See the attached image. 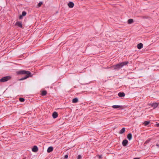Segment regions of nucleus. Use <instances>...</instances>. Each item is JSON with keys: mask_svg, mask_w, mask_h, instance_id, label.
<instances>
[{"mask_svg": "<svg viewBox=\"0 0 159 159\" xmlns=\"http://www.w3.org/2000/svg\"><path fill=\"white\" fill-rule=\"evenodd\" d=\"M16 73L17 75H25V76L19 79V80L21 81L25 80L29 77L32 76L33 75L29 71L25 70H20L16 72Z\"/></svg>", "mask_w": 159, "mask_h": 159, "instance_id": "obj_1", "label": "nucleus"}, {"mask_svg": "<svg viewBox=\"0 0 159 159\" xmlns=\"http://www.w3.org/2000/svg\"><path fill=\"white\" fill-rule=\"evenodd\" d=\"M129 63L128 61L122 62L116 65H113L111 68H113L114 69L118 70L122 68L124 66H125Z\"/></svg>", "mask_w": 159, "mask_h": 159, "instance_id": "obj_2", "label": "nucleus"}, {"mask_svg": "<svg viewBox=\"0 0 159 159\" xmlns=\"http://www.w3.org/2000/svg\"><path fill=\"white\" fill-rule=\"evenodd\" d=\"M11 78V77L10 76H6L0 79V82H5L7 81L10 80Z\"/></svg>", "mask_w": 159, "mask_h": 159, "instance_id": "obj_3", "label": "nucleus"}, {"mask_svg": "<svg viewBox=\"0 0 159 159\" xmlns=\"http://www.w3.org/2000/svg\"><path fill=\"white\" fill-rule=\"evenodd\" d=\"M150 106L153 107L154 108H156L158 105V103H157L155 102L152 104H149Z\"/></svg>", "mask_w": 159, "mask_h": 159, "instance_id": "obj_4", "label": "nucleus"}, {"mask_svg": "<svg viewBox=\"0 0 159 159\" xmlns=\"http://www.w3.org/2000/svg\"><path fill=\"white\" fill-rule=\"evenodd\" d=\"M128 141L127 139L124 140L122 142V144L124 147H125L128 144Z\"/></svg>", "mask_w": 159, "mask_h": 159, "instance_id": "obj_5", "label": "nucleus"}, {"mask_svg": "<svg viewBox=\"0 0 159 159\" xmlns=\"http://www.w3.org/2000/svg\"><path fill=\"white\" fill-rule=\"evenodd\" d=\"M38 148L37 146L36 145H34L33 146V148H32V150L33 152H36L38 151Z\"/></svg>", "mask_w": 159, "mask_h": 159, "instance_id": "obj_6", "label": "nucleus"}, {"mask_svg": "<svg viewBox=\"0 0 159 159\" xmlns=\"http://www.w3.org/2000/svg\"><path fill=\"white\" fill-rule=\"evenodd\" d=\"M15 25H16L20 28H23V26L21 22L20 21H17L15 24Z\"/></svg>", "mask_w": 159, "mask_h": 159, "instance_id": "obj_7", "label": "nucleus"}, {"mask_svg": "<svg viewBox=\"0 0 159 159\" xmlns=\"http://www.w3.org/2000/svg\"><path fill=\"white\" fill-rule=\"evenodd\" d=\"M52 116L53 118L55 119L58 117V114L57 112L54 111L53 113Z\"/></svg>", "mask_w": 159, "mask_h": 159, "instance_id": "obj_8", "label": "nucleus"}, {"mask_svg": "<svg viewBox=\"0 0 159 159\" xmlns=\"http://www.w3.org/2000/svg\"><path fill=\"white\" fill-rule=\"evenodd\" d=\"M53 148L52 147V146H50L49 147L47 150V152L48 153H50L52 152L53 150Z\"/></svg>", "mask_w": 159, "mask_h": 159, "instance_id": "obj_9", "label": "nucleus"}, {"mask_svg": "<svg viewBox=\"0 0 159 159\" xmlns=\"http://www.w3.org/2000/svg\"><path fill=\"white\" fill-rule=\"evenodd\" d=\"M68 5L69 7L72 8L74 6V3L72 2H70L68 4Z\"/></svg>", "mask_w": 159, "mask_h": 159, "instance_id": "obj_10", "label": "nucleus"}, {"mask_svg": "<svg viewBox=\"0 0 159 159\" xmlns=\"http://www.w3.org/2000/svg\"><path fill=\"white\" fill-rule=\"evenodd\" d=\"M125 95V93L123 92H120L118 93V96L120 97H124Z\"/></svg>", "mask_w": 159, "mask_h": 159, "instance_id": "obj_11", "label": "nucleus"}, {"mask_svg": "<svg viewBox=\"0 0 159 159\" xmlns=\"http://www.w3.org/2000/svg\"><path fill=\"white\" fill-rule=\"evenodd\" d=\"M132 134L131 133H130L127 134V138L129 140L132 139Z\"/></svg>", "mask_w": 159, "mask_h": 159, "instance_id": "obj_12", "label": "nucleus"}, {"mask_svg": "<svg viewBox=\"0 0 159 159\" xmlns=\"http://www.w3.org/2000/svg\"><path fill=\"white\" fill-rule=\"evenodd\" d=\"M137 48L138 49H140L143 47V44L141 43H140L137 45Z\"/></svg>", "mask_w": 159, "mask_h": 159, "instance_id": "obj_13", "label": "nucleus"}, {"mask_svg": "<svg viewBox=\"0 0 159 159\" xmlns=\"http://www.w3.org/2000/svg\"><path fill=\"white\" fill-rule=\"evenodd\" d=\"M112 107L114 109H117L122 107V106L120 105H114L112 106Z\"/></svg>", "mask_w": 159, "mask_h": 159, "instance_id": "obj_14", "label": "nucleus"}, {"mask_svg": "<svg viewBox=\"0 0 159 159\" xmlns=\"http://www.w3.org/2000/svg\"><path fill=\"white\" fill-rule=\"evenodd\" d=\"M125 128L124 127L122 128L119 131L120 134H122L125 132Z\"/></svg>", "mask_w": 159, "mask_h": 159, "instance_id": "obj_15", "label": "nucleus"}, {"mask_svg": "<svg viewBox=\"0 0 159 159\" xmlns=\"http://www.w3.org/2000/svg\"><path fill=\"white\" fill-rule=\"evenodd\" d=\"M78 101V98H75L73 99L72 102L74 103H77Z\"/></svg>", "mask_w": 159, "mask_h": 159, "instance_id": "obj_16", "label": "nucleus"}, {"mask_svg": "<svg viewBox=\"0 0 159 159\" xmlns=\"http://www.w3.org/2000/svg\"><path fill=\"white\" fill-rule=\"evenodd\" d=\"M134 22V21L133 19H129L128 20V24H131Z\"/></svg>", "mask_w": 159, "mask_h": 159, "instance_id": "obj_17", "label": "nucleus"}, {"mask_svg": "<svg viewBox=\"0 0 159 159\" xmlns=\"http://www.w3.org/2000/svg\"><path fill=\"white\" fill-rule=\"evenodd\" d=\"M47 94V92L46 90H44L41 93V95L43 96Z\"/></svg>", "mask_w": 159, "mask_h": 159, "instance_id": "obj_18", "label": "nucleus"}, {"mask_svg": "<svg viewBox=\"0 0 159 159\" xmlns=\"http://www.w3.org/2000/svg\"><path fill=\"white\" fill-rule=\"evenodd\" d=\"M150 122L149 121H145L144 122V124L145 125L147 126L149 124Z\"/></svg>", "mask_w": 159, "mask_h": 159, "instance_id": "obj_19", "label": "nucleus"}, {"mask_svg": "<svg viewBox=\"0 0 159 159\" xmlns=\"http://www.w3.org/2000/svg\"><path fill=\"white\" fill-rule=\"evenodd\" d=\"M19 100L20 102H23L25 101V99L23 98H19Z\"/></svg>", "mask_w": 159, "mask_h": 159, "instance_id": "obj_20", "label": "nucleus"}, {"mask_svg": "<svg viewBox=\"0 0 159 159\" xmlns=\"http://www.w3.org/2000/svg\"><path fill=\"white\" fill-rule=\"evenodd\" d=\"M150 139H148L145 142V143H144V145H145V144H147L150 141Z\"/></svg>", "mask_w": 159, "mask_h": 159, "instance_id": "obj_21", "label": "nucleus"}, {"mask_svg": "<svg viewBox=\"0 0 159 159\" xmlns=\"http://www.w3.org/2000/svg\"><path fill=\"white\" fill-rule=\"evenodd\" d=\"M26 13H27L26 11H23L22 12L21 15H22V16H26Z\"/></svg>", "mask_w": 159, "mask_h": 159, "instance_id": "obj_22", "label": "nucleus"}, {"mask_svg": "<svg viewBox=\"0 0 159 159\" xmlns=\"http://www.w3.org/2000/svg\"><path fill=\"white\" fill-rule=\"evenodd\" d=\"M43 3V2H39V3L38 4V7H40L41 6V5Z\"/></svg>", "mask_w": 159, "mask_h": 159, "instance_id": "obj_23", "label": "nucleus"}, {"mask_svg": "<svg viewBox=\"0 0 159 159\" xmlns=\"http://www.w3.org/2000/svg\"><path fill=\"white\" fill-rule=\"evenodd\" d=\"M82 158V156L81 155H78L77 157V159H81Z\"/></svg>", "mask_w": 159, "mask_h": 159, "instance_id": "obj_24", "label": "nucleus"}, {"mask_svg": "<svg viewBox=\"0 0 159 159\" xmlns=\"http://www.w3.org/2000/svg\"><path fill=\"white\" fill-rule=\"evenodd\" d=\"M68 157V155L67 154L65 155L64 156V158L65 159H67Z\"/></svg>", "mask_w": 159, "mask_h": 159, "instance_id": "obj_25", "label": "nucleus"}, {"mask_svg": "<svg viewBox=\"0 0 159 159\" xmlns=\"http://www.w3.org/2000/svg\"><path fill=\"white\" fill-rule=\"evenodd\" d=\"M23 16H22V15H20V16H19V19H22L23 18Z\"/></svg>", "mask_w": 159, "mask_h": 159, "instance_id": "obj_26", "label": "nucleus"}, {"mask_svg": "<svg viewBox=\"0 0 159 159\" xmlns=\"http://www.w3.org/2000/svg\"><path fill=\"white\" fill-rule=\"evenodd\" d=\"M142 17L143 19H147L148 18V17L146 16H142Z\"/></svg>", "mask_w": 159, "mask_h": 159, "instance_id": "obj_27", "label": "nucleus"}, {"mask_svg": "<svg viewBox=\"0 0 159 159\" xmlns=\"http://www.w3.org/2000/svg\"><path fill=\"white\" fill-rule=\"evenodd\" d=\"M98 158L99 159H101L102 158V155H98Z\"/></svg>", "mask_w": 159, "mask_h": 159, "instance_id": "obj_28", "label": "nucleus"}, {"mask_svg": "<svg viewBox=\"0 0 159 159\" xmlns=\"http://www.w3.org/2000/svg\"><path fill=\"white\" fill-rule=\"evenodd\" d=\"M156 146H157V148H159V142L156 144Z\"/></svg>", "mask_w": 159, "mask_h": 159, "instance_id": "obj_29", "label": "nucleus"}, {"mask_svg": "<svg viewBox=\"0 0 159 159\" xmlns=\"http://www.w3.org/2000/svg\"><path fill=\"white\" fill-rule=\"evenodd\" d=\"M156 126L158 127H159V123H157L156 124Z\"/></svg>", "mask_w": 159, "mask_h": 159, "instance_id": "obj_30", "label": "nucleus"}, {"mask_svg": "<svg viewBox=\"0 0 159 159\" xmlns=\"http://www.w3.org/2000/svg\"><path fill=\"white\" fill-rule=\"evenodd\" d=\"M133 159H140V157H135Z\"/></svg>", "mask_w": 159, "mask_h": 159, "instance_id": "obj_31", "label": "nucleus"}, {"mask_svg": "<svg viewBox=\"0 0 159 159\" xmlns=\"http://www.w3.org/2000/svg\"><path fill=\"white\" fill-rule=\"evenodd\" d=\"M23 159H25L23 158Z\"/></svg>", "mask_w": 159, "mask_h": 159, "instance_id": "obj_32", "label": "nucleus"}]
</instances>
